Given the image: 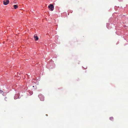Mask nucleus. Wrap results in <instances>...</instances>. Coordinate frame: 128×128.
<instances>
[{
    "mask_svg": "<svg viewBox=\"0 0 128 128\" xmlns=\"http://www.w3.org/2000/svg\"><path fill=\"white\" fill-rule=\"evenodd\" d=\"M48 8L51 11L53 10L54 9V6H53V5L52 4H50L48 6Z\"/></svg>",
    "mask_w": 128,
    "mask_h": 128,
    "instance_id": "f257e3e1",
    "label": "nucleus"
},
{
    "mask_svg": "<svg viewBox=\"0 0 128 128\" xmlns=\"http://www.w3.org/2000/svg\"><path fill=\"white\" fill-rule=\"evenodd\" d=\"M3 93V91L0 90V93L2 94Z\"/></svg>",
    "mask_w": 128,
    "mask_h": 128,
    "instance_id": "0eeeda50",
    "label": "nucleus"
},
{
    "mask_svg": "<svg viewBox=\"0 0 128 128\" xmlns=\"http://www.w3.org/2000/svg\"><path fill=\"white\" fill-rule=\"evenodd\" d=\"M38 96L40 100L42 101H44V97L42 94H40Z\"/></svg>",
    "mask_w": 128,
    "mask_h": 128,
    "instance_id": "f03ea898",
    "label": "nucleus"
},
{
    "mask_svg": "<svg viewBox=\"0 0 128 128\" xmlns=\"http://www.w3.org/2000/svg\"><path fill=\"white\" fill-rule=\"evenodd\" d=\"M34 38L35 40H38V38L36 35H34Z\"/></svg>",
    "mask_w": 128,
    "mask_h": 128,
    "instance_id": "20e7f679",
    "label": "nucleus"
},
{
    "mask_svg": "<svg viewBox=\"0 0 128 128\" xmlns=\"http://www.w3.org/2000/svg\"><path fill=\"white\" fill-rule=\"evenodd\" d=\"M13 6L15 9H16L18 8V6L17 5H14Z\"/></svg>",
    "mask_w": 128,
    "mask_h": 128,
    "instance_id": "39448f33",
    "label": "nucleus"
},
{
    "mask_svg": "<svg viewBox=\"0 0 128 128\" xmlns=\"http://www.w3.org/2000/svg\"><path fill=\"white\" fill-rule=\"evenodd\" d=\"M9 1L8 0H4L3 4L4 5H6L8 4Z\"/></svg>",
    "mask_w": 128,
    "mask_h": 128,
    "instance_id": "7ed1b4c3",
    "label": "nucleus"
},
{
    "mask_svg": "<svg viewBox=\"0 0 128 128\" xmlns=\"http://www.w3.org/2000/svg\"><path fill=\"white\" fill-rule=\"evenodd\" d=\"M110 119L111 120H113L114 118L113 117H111L110 118Z\"/></svg>",
    "mask_w": 128,
    "mask_h": 128,
    "instance_id": "423d86ee",
    "label": "nucleus"
}]
</instances>
